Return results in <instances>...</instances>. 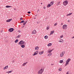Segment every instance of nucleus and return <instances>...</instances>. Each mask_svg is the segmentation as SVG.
Segmentation results:
<instances>
[{"instance_id":"7c9ffc66","label":"nucleus","mask_w":74,"mask_h":74,"mask_svg":"<svg viewBox=\"0 0 74 74\" xmlns=\"http://www.w3.org/2000/svg\"><path fill=\"white\" fill-rule=\"evenodd\" d=\"M20 37H21V35H18V36L16 38H19Z\"/></svg>"},{"instance_id":"8fccbe9b","label":"nucleus","mask_w":74,"mask_h":74,"mask_svg":"<svg viewBox=\"0 0 74 74\" xmlns=\"http://www.w3.org/2000/svg\"><path fill=\"white\" fill-rule=\"evenodd\" d=\"M2 32H3V31L1 30V33H2Z\"/></svg>"},{"instance_id":"ea45409f","label":"nucleus","mask_w":74,"mask_h":74,"mask_svg":"<svg viewBox=\"0 0 74 74\" xmlns=\"http://www.w3.org/2000/svg\"><path fill=\"white\" fill-rule=\"evenodd\" d=\"M9 73H11L12 72V71H8Z\"/></svg>"},{"instance_id":"0eeeda50","label":"nucleus","mask_w":74,"mask_h":74,"mask_svg":"<svg viewBox=\"0 0 74 74\" xmlns=\"http://www.w3.org/2000/svg\"><path fill=\"white\" fill-rule=\"evenodd\" d=\"M53 49L51 50V49H48L47 51V52H48V53H51V52H52V51H53Z\"/></svg>"},{"instance_id":"a18cd8bd","label":"nucleus","mask_w":74,"mask_h":74,"mask_svg":"<svg viewBox=\"0 0 74 74\" xmlns=\"http://www.w3.org/2000/svg\"><path fill=\"white\" fill-rule=\"evenodd\" d=\"M5 69H5V68L4 67V68H3V70H5Z\"/></svg>"},{"instance_id":"a211bd4d","label":"nucleus","mask_w":74,"mask_h":74,"mask_svg":"<svg viewBox=\"0 0 74 74\" xmlns=\"http://www.w3.org/2000/svg\"><path fill=\"white\" fill-rule=\"evenodd\" d=\"M21 47L22 48H24L25 47V46L24 45H21Z\"/></svg>"},{"instance_id":"6e6552de","label":"nucleus","mask_w":74,"mask_h":74,"mask_svg":"<svg viewBox=\"0 0 74 74\" xmlns=\"http://www.w3.org/2000/svg\"><path fill=\"white\" fill-rule=\"evenodd\" d=\"M14 29L13 28H10L9 29V32H12L14 31Z\"/></svg>"},{"instance_id":"aec40b11","label":"nucleus","mask_w":74,"mask_h":74,"mask_svg":"<svg viewBox=\"0 0 74 74\" xmlns=\"http://www.w3.org/2000/svg\"><path fill=\"white\" fill-rule=\"evenodd\" d=\"M51 4H49L47 6V8H49V7H51Z\"/></svg>"},{"instance_id":"c9c22d12","label":"nucleus","mask_w":74,"mask_h":74,"mask_svg":"<svg viewBox=\"0 0 74 74\" xmlns=\"http://www.w3.org/2000/svg\"><path fill=\"white\" fill-rule=\"evenodd\" d=\"M22 17H21L20 18V21H22Z\"/></svg>"},{"instance_id":"a19ab883","label":"nucleus","mask_w":74,"mask_h":74,"mask_svg":"<svg viewBox=\"0 0 74 74\" xmlns=\"http://www.w3.org/2000/svg\"><path fill=\"white\" fill-rule=\"evenodd\" d=\"M14 62H15V60H13L12 61V63H14Z\"/></svg>"},{"instance_id":"6ab92c4d","label":"nucleus","mask_w":74,"mask_h":74,"mask_svg":"<svg viewBox=\"0 0 74 74\" xmlns=\"http://www.w3.org/2000/svg\"><path fill=\"white\" fill-rule=\"evenodd\" d=\"M43 53H44V51L40 52L39 53V55H42V54Z\"/></svg>"},{"instance_id":"1a4fd4ad","label":"nucleus","mask_w":74,"mask_h":74,"mask_svg":"<svg viewBox=\"0 0 74 74\" xmlns=\"http://www.w3.org/2000/svg\"><path fill=\"white\" fill-rule=\"evenodd\" d=\"M36 30H34L32 32V34H36Z\"/></svg>"},{"instance_id":"49530a36","label":"nucleus","mask_w":74,"mask_h":74,"mask_svg":"<svg viewBox=\"0 0 74 74\" xmlns=\"http://www.w3.org/2000/svg\"><path fill=\"white\" fill-rule=\"evenodd\" d=\"M6 73H8V74L9 73V72H6Z\"/></svg>"},{"instance_id":"cd10ccee","label":"nucleus","mask_w":74,"mask_h":74,"mask_svg":"<svg viewBox=\"0 0 74 74\" xmlns=\"http://www.w3.org/2000/svg\"><path fill=\"white\" fill-rule=\"evenodd\" d=\"M63 37V35H61L60 37V38H62Z\"/></svg>"},{"instance_id":"7ed1b4c3","label":"nucleus","mask_w":74,"mask_h":74,"mask_svg":"<svg viewBox=\"0 0 74 74\" xmlns=\"http://www.w3.org/2000/svg\"><path fill=\"white\" fill-rule=\"evenodd\" d=\"M65 51H63L62 52L60 55V56L61 58H62V57H63V56H64V53H65Z\"/></svg>"},{"instance_id":"de8ad7c7","label":"nucleus","mask_w":74,"mask_h":74,"mask_svg":"<svg viewBox=\"0 0 74 74\" xmlns=\"http://www.w3.org/2000/svg\"><path fill=\"white\" fill-rule=\"evenodd\" d=\"M37 23H38V24L39 23V22H37Z\"/></svg>"},{"instance_id":"b1692460","label":"nucleus","mask_w":74,"mask_h":74,"mask_svg":"<svg viewBox=\"0 0 74 74\" xmlns=\"http://www.w3.org/2000/svg\"><path fill=\"white\" fill-rule=\"evenodd\" d=\"M59 62L60 63H62L63 62V60H61L59 61Z\"/></svg>"},{"instance_id":"bb28decb","label":"nucleus","mask_w":74,"mask_h":74,"mask_svg":"<svg viewBox=\"0 0 74 74\" xmlns=\"http://www.w3.org/2000/svg\"><path fill=\"white\" fill-rule=\"evenodd\" d=\"M10 7H12V6L9 5H7L6 6V8H10Z\"/></svg>"},{"instance_id":"f3484780","label":"nucleus","mask_w":74,"mask_h":74,"mask_svg":"<svg viewBox=\"0 0 74 74\" xmlns=\"http://www.w3.org/2000/svg\"><path fill=\"white\" fill-rule=\"evenodd\" d=\"M60 4V1H59L57 2L56 5L58 6V5H59V4Z\"/></svg>"},{"instance_id":"c03bdc74","label":"nucleus","mask_w":74,"mask_h":74,"mask_svg":"<svg viewBox=\"0 0 74 74\" xmlns=\"http://www.w3.org/2000/svg\"><path fill=\"white\" fill-rule=\"evenodd\" d=\"M38 11H40V10L39 9H38V10L37 11V12H38Z\"/></svg>"},{"instance_id":"423d86ee","label":"nucleus","mask_w":74,"mask_h":74,"mask_svg":"<svg viewBox=\"0 0 74 74\" xmlns=\"http://www.w3.org/2000/svg\"><path fill=\"white\" fill-rule=\"evenodd\" d=\"M64 5H66L68 4V1L67 0L65 1L63 3Z\"/></svg>"},{"instance_id":"3c124183","label":"nucleus","mask_w":74,"mask_h":74,"mask_svg":"<svg viewBox=\"0 0 74 74\" xmlns=\"http://www.w3.org/2000/svg\"><path fill=\"white\" fill-rule=\"evenodd\" d=\"M14 10H16V8H14Z\"/></svg>"},{"instance_id":"6e6d98bb","label":"nucleus","mask_w":74,"mask_h":74,"mask_svg":"<svg viewBox=\"0 0 74 74\" xmlns=\"http://www.w3.org/2000/svg\"><path fill=\"white\" fill-rule=\"evenodd\" d=\"M41 5H42V3H41Z\"/></svg>"},{"instance_id":"5fc2aeb1","label":"nucleus","mask_w":74,"mask_h":74,"mask_svg":"<svg viewBox=\"0 0 74 74\" xmlns=\"http://www.w3.org/2000/svg\"><path fill=\"white\" fill-rule=\"evenodd\" d=\"M25 27V26H23L22 27L23 28V27Z\"/></svg>"},{"instance_id":"09e8293b","label":"nucleus","mask_w":74,"mask_h":74,"mask_svg":"<svg viewBox=\"0 0 74 74\" xmlns=\"http://www.w3.org/2000/svg\"><path fill=\"white\" fill-rule=\"evenodd\" d=\"M20 32H21L20 31H19V30L18 31V32H19V33H20Z\"/></svg>"},{"instance_id":"864d4df0","label":"nucleus","mask_w":74,"mask_h":74,"mask_svg":"<svg viewBox=\"0 0 74 74\" xmlns=\"http://www.w3.org/2000/svg\"><path fill=\"white\" fill-rule=\"evenodd\" d=\"M61 25H63V23H61Z\"/></svg>"},{"instance_id":"473e14b6","label":"nucleus","mask_w":74,"mask_h":74,"mask_svg":"<svg viewBox=\"0 0 74 74\" xmlns=\"http://www.w3.org/2000/svg\"><path fill=\"white\" fill-rule=\"evenodd\" d=\"M58 70L59 71H62V69L61 68L60 69H59Z\"/></svg>"},{"instance_id":"58836bf2","label":"nucleus","mask_w":74,"mask_h":74,"mask_svg":"<svg viewBox=\"0 0 74 74\" xmlns=\"http://www.w3.org/2000/svg\"><path fill=\"white\" fill-rule=\"evenodd\" d=\"M31 13V12H27V13H28V14H30Z\"/></svg>"},{"instance_id":"4468645a","label":"nucleus","mask_w":74,"mask_h":74,"mask_svg":"<svg viewBox=\"0 0 74 74\" xmlns=\"http://www.w3.org/2000/svg\"><path fill=\"white\" fill-rule=\"evenodd\" d=\"M12 20V19H9L8 20H7L6 21V22H10Z\"/></svg>"},{"instance_id":"4be33fe9","label":"nucleus","mask_w":74,"mask_h":74,"mask_svg":"<svg viewBox=\"0 0 74 74\" xmlns=\"http://www.w3.org/2000/svg\"><path fill=\"white\" fill-rule=\"evenodd\" d=\"M27 21H25L23 23V25H25L26 24V23H27Z\"/></svg>"},{"instance_id":"4d7b16f0","label":"nucleus","mask_w":74,"mask_h":74,"mask_svg":"<svg viewBox=\"0 0 74 74\" xmlns=\"http://www.w3.org/2000/svg\"><path fill=\"white\" fill-rule=\"evenodd\" d=\"M28 16H30V15H28Z\"/></svg>"},{"instance_id":"393cba45","label":"nucleus","mask_w":74,"mask_h":74,"mask_svg":"<svg viewBox=\"0 0 74 74\" xmlns=\"http://www.w3.org/2000/svg\"><path fill=\"white\" fill-rule=\"evenodd\" d=\"M48 38V36H45V39H47Z\"/></svg>"},{"instance_id":"412c9836","label":"nucleus","mask_w":74,"mask_h":74,"mask_svg":"<svg viewBox=\"0 0 74 74\" xmlns=\"http://www.w3.org/2000/svg\"><path fill=\"white\" fill-rule=\"evenodd\" d=\"M73 14V13H70L69 14H67L66 15V16H70L71 14Z\"/></svg>"},{"instance_id":"5701e85b","label":"nucleus","mask_w":74,"mask_h":74,"mask_svg":"<svg viewBox=\"0 0 74 74\" xmlns=\"http://www.w3.org/2000/svg\"><path fill=\"white\" fill-rule=\"evenodd\" d=\"M18 39H17L14 41V42H15V43H17V42H18Z\"/></svg>"},{"instance_id":"2eb2a0df","label":"nucleus","mask_w":74,"mask_h":74,"mask_svg":"<svg viewBox=\"0 0 74 74\" xmlns=\"http://www.w3.org/2000/svg\"><path fill=\"white\" fill-rule=\"evenodd\" d=\"M27 63V62H26L25 63H24L22 65V66H26V64Z\"/></svg>"},{"instance_id":"79ce46f5","label":"nucleus","mask_w":74,"mask_h":74,"mask_svg":"<svg viewBox=\"0 0 74 74\" xmlns=\"http://www.w3.org/2000/svg\"><path fill=\"white\" fill-rule=\"evenodd\" d=\"M68 22H70V20H68Z\"/></svg>"},{"instance_id":"f03ea898","label":"nucleus","mask_w":74,"mask_h":74,"mask_svg":"<svg viewBox=\"0 0 74 74\" xmlns=\"http://www.w3.org/2000/svg\"><path fill=\"white\" fill-rule=\"evenodd\" d=\"M44 71V69H42L40 70L37 72L38 74H42Z\"/></svg>"},{"instance_id":"9b49d317","label":"nucleus","mask_w":74,"mask_h":74,"mask_svg":"<svg viewBox=\"0 0 74 74\" xmlns=\"http://www.w3.org/2000/svg\"><path fill=\"white\" fill-rule=\"evenodd\" d=\"M58 41L59 42H63L64 40L62 39H60Z\"/></svg>"},{"instance_id":"37998d69","label":"nucleus","mask_w":74,"mask_h":74,"mask_svg":"<svg viewBox=\"0 0 74 74\" xmlns=\"http://www.w3.org/2000/svg\"><path fill=\"white\" fill-rule=\"evenodd\" d=\"M54 65V64H51V66H53Z\"/></svg>"},{"instance_id":"603ef678","label":"nucleus","mask_w":74,"mask_h":74,"mask_svg":"<svg viewBox=\"0 0 74 74\" xmlns=\"http://www.w3.org/2000/svg\"><path fill=\"white\" fill-rule=\"evenodd\" d=\"M35 16H37V14L35 15Z\"/></svg>"},{"instance_id":"72a5a7b5","label":"nucleus","mask_w":74,"mask_h":74,"mask_svg":"<svg viewBox=\"0 0 74 74\" xmlns=\"http://www.w3.org/2000/svg\"><path fill=\"white\" fill-rule=\"evenodd\" d=\"M43 8L44 10H45V8H46V7H45V6H44Z\"/></svg>"},{"instance_id":"f704fd0d","label":"nucleus","mask_w":74,"mask_h":74,"mask_svg":"<svg viewBox=\"0 0 74 74\" xmlns=\"http://www.w3.org/2000/svg\"><path fill=\"white\" fill-rule=\"evenodd\" d=\"M49 29V27H47V30H48Z\"/></svg>"},{"instance_id":"20e7f679","label":"nucleus","mask_w":74,"mask_h":74,"mask_svg":"<svg viewBox=\"0 0 74 74\" xmlns=\"http://www.w3.org/2000/svg\"><path fill=\"white\" fill-rule=\"evenodd\" d=\"M25 43V42H24L23 40H21L18 43V45H23Z\"/></svg>"},{"instance_id":"2f4dec72","label":"nucleus","mask_w":74,"mask_h":74,"mask_svg":"<svg viewBox=\"0 0 74 74\" xmlns=\"http://www.w3.org/2000/svg\"><path fill=\"white\" fill-rule=\"evenodd\" d=\"M8 66H5V69H8Z\"/></svg>"},{"instance_id":"f8f14e48","label":"nucleus","mask_w":74,"mask_h":74,"mask_svg":"<svg viewBox=\"0 0 74 74\" xmlns=\"http://www.w3.org/2000/svg\"><path fill=\"white\" fill-rule=\"evenodd\" d=\"M47 46L48 47H51V46H52V43H49L47 45Z\"/></svg>"},{"instance_id":"ddd939ff","label":"nucleus","mask_w":74,"mask_h":74,"mask_svg":"<svg viewBox=\"0 0 74 74\" xmlns=\"http://www.w3.org/2000/svg\"><path fill=\"white\" fill-rule=\"evenodd\" d=\"M38 48H39V47L38 46H36L35 48V50H36V51L38 50Z\"/></svg>"},{"instance_id":"13d9d810","label":"nucleus","mask_w":74,"mask_h":74,"mask_svg":"<svg viewBox=\"0 0 74 74\" xmlns=\"http://www.w3.org/2000/svg\"><path fill=\"white\" fill-rule=\"evenodd\" d=\"M34 19H36V18H34Z\"/></svg>"},{"instance_id":"dca6fc26","label":"nucleus","mask_w":74,"mask_h":74,"mask_svg":"<svg viewBox=\"0 0 74 74\" xmlns=\"http://www.w3.org/2000/svg\"><path fill=\"white\" fill-rule=\"evenodd\" d=\"M54 32H55L54 31H51L50 32V35H52V34H53V33H54Z\"/></svg>"},{"instance_id":"c85d7f7f","label":"nucleus","mask_w":74,"mask_h":74,"mask_svg":"<svg viewBox=\"0 0 74 74\" xmlns=\"http://www.w3.org/2000/svg\"><path fill=\"white\" fill-rule=\"evenodd\" d=\"M24 22H25V21L24 20H23V21H21L20 22V23H24Z\"/></svg>"},{"instance_id":"f257e3e1","label":"nucleus","mask_w":74,"mask_h":74,"mask_svg":"<svg viewBox=\"0 0 74 74\" xmlns=\"http://www.w3.org/2000/svg\"><path fill=\"white\" fill-rule=\"evenodd\" d=\"M71 61V59L70 58H68L67 59V60L66 61V63L65 64V66H67V65L69 64V63Z\"/></svg>"},{"instance_id":"4c0bfd02","label":"nucleus","mask_w":74,"mask_h":74,"mask_svg":"<svg viewBox=\"0 0 74 74\" xmlns=\"http://www.w3.org/2000/svg\"><path fill=\"white\" fill-rule=\"evenodd\" d=\"M66 74H69V71H67L66 73Z\"/></svg>"},{"instance_id":"9d476101","label":"nucleus","mask_w":74,"mask_h":74,"mask_svg":"<svg viewBox=\"0 0 74 74\" xmlns=\"http://www.w3.org/2000/svg\"><path fill=\"white\" fill-rule=\"evenodd\" d=\"M38 51H37L35 52L34 53V55H33V56H35V55H37V53H38Z\"/></svg>"},{"instance_id":"e433bc0d","label":"nucleus","mask_w":74,"mask_h":74,"mask_svg":"<svg viewBox=\"0 0 74 74\" xmlns=\"http://www.w3.org/2000/svg\"><path fill=\"white\" fill-rule=\"evenodd\" d=\"M57 24H58V23H56L55 24H54V26H56L57 25Z\"/></svg>"},{"instance_id":"bf43d9fd","label":"nucleus","mask_w":74,"mask_h":74,"mask_svg":"<svg viewBox=\"0 0 74 74\" xmlns=\"http://www.w3.org/2000/svg\"><path fill=\"white\" fill-rule=\"evenodd\" d=\"M0 8H1V7H0Z\"/></svg>"},{"instance_id":"c756f323","label":"nucleus","mask_w":74,"mask_h":74,"mask_svg":"<svg viewBox=\"0 0 74 74\" xmlns=\"http://www.w3.org/2000/svg\"><path fill=\"white\" fill-rule=\"evenodd\" d=\"M51 55H52V53H50L48 55V56H50Z\"/></svg>"},{"instance_id":"a878e982","label":"nucleus","mask_w":74,"mask_h":74,"mask_svg":"<svg viewBox=\"0 0 74 74\" xmlns=\"http://www.w3.org/2000/svg\"><path fill=\"white\" fill-rule=\"evenodd\" d=\"M50 4L51 5H52L53 4V3L51 1L50 3Z\"/></svg>"},{"instance_id":"39448f33","label":"nucleus","mask_w":74,"mask_h":74,"mask_svg":"<svg viewBox=\"0 0 74 74\" xmlns=\"http://www.w3.org/2000/svg\"><path fill=\"white\" fill-rule=\"evenodd\" d=\"M67 25H64L62 26V29L64 30H66L67 28Z\"/></svg>"}]
</instances>
